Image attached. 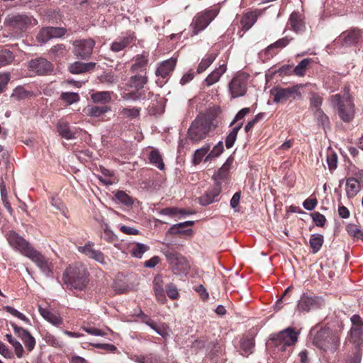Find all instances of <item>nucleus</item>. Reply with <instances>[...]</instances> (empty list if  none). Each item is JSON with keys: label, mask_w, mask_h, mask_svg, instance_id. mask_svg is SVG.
I'll use <instances>...</instances> for the list:
<instances>
[{"label": "nucleus", "mask_w": 363, "mask_h": 363, "mask_svg": "<svg viewBox=\"0 0 363 363\" xmlns=\"http://www.w3.org/2000/svg\"><path fill=\"white\" fill-rule=\"evenodd\" d=\"M96 62H82L79 61L74 62L69 65L68 70L74 74H83L95 69Z\"/></svg>", "instance_id": "nucleus-20"}, {"label": "nucleus", "mask_w": 363, "mask_h": 363, "mask_svg": "<svg viewBox=\"0 0 363 363\" xmlns=\"http://www.w3.org/2000/svg\"><path fill=\"white\" fill-rule=\"evenodd\" d=\"M313 331L311 333L313 335V344L319 349L333 353L339 347L340 337L338 335L334 333L328 328H321L313 334Z\"/></svg>", "instance_id": "nucleus-3"}, {"label": "nucleus", "mask_w": 363, "mask_h": 363, "mask_svg": "<svg viewBox=\"0 0 363 363\" xmlns=\"http://www.w3.org/2000/svg\"><path fill=\"white\" fill-rule=\"evenodd\" d=\"M14 60V55L7 49L0 50V67L11 64Z\"/></svg>", "instance_id": "nucleus-39"}, {"label": "nucleus", "mask_w": 363, "mask_h": 363, "mask_svg": "<svg viewBox=\"0 0 363 363\" xmlns=\"http://www.w3.org/2000/svg\"><path fill=\"white\" fill-rule=\"evenodd\" d=\"M216 57V55L211 53L203 58L197 67V72H203L213 62Z\"/></svg>", "instance_id": "nucleus-41"}, {"label": "nucleus", "mask_w": 363, "mask_h": 363, "mask_svg": "<svg viewBox=\"0 0 363 363\" xmlns=\"http://www.w3.org/2000/svg\"><path fill=\"white\" fill-rule=\"evenodd\" d=\"M66 33L67 29L62 27H45L39 31L36 38L39 43H45L52 38L62 37Z\"/></svg>", "instance_id": "nucleus-13"}, {"label": "nucleus", "mask_w": 363, "mask_h": 363, "mask_svg": "<svg viewBox=\"0 0 363 363\" xmlns=\"http://www.w3.org/2000/svg\"><path fill=\"white\" fill-rule=\"evenodd\" d=\"M89 274L82 263L68 267L63 273L62 280L67 287L82 290L89 282Z\"/></svg>", "instance_id": "nucleus-1"}, {"label": "nucleus", "mask_w": 363, "mask_h": 363, "mask_svg": "<svg viewBox=\"0 0 363 363\" xmlns=\"http://www.w3.org/2000/svg\"><path fill=\"white\" fill-rule=\"evenodd\" d=\"M327 163L330 172H333L337 168V156L335 153H330L327 156Z\"/></svg>", "instance_id": "nucleus-62"}, {"label": "nucleus", "mask_w": 363, "mask_h": 363, "mask_svg": "<svg viewBox=\"0 0 363 363\" xmlns=\"http://www.w3.org/2000/svg\"><path fill=\"white\" fill-rule=\"evenodd\" d=\"M248 77L240 73L235 75L228 84V90L231 99H236L245 96L247 91Z\"/></svg>", "instance_id": "nucleus-8"}, {"label": "nucleus", "mask_w": 363, "mask_h": 363, "mask_svg": "<svg viewBox=\"0 0 363 363\" xmlns=\"http://www.w3.org/2000/svg\"><path fill=\"white\" fill-rule=\"evenodd\" d=\"M220 192L221 183L215 182V186L211 189L208 190L204 195L199 197V203L203 206L211 204L216 201V199Z\"/></svg>", "instance_id": "nucleus-17"}, {"label": "nucleus", "mask_w": 363, "mask_h": 363, "mask_svg": "<svg viewBox=\"0 0 363 363\" xmlns=\"http://www.w3.org/2000/svg\"><path fill=\"white\" fill-rule=\"evenodd\" d=\"M299 86H292L286 88L275 86L270 90V94L274 96V103H283L292 98H301V93L298 91Z\"/></svg>", "instance_id": "nucleus-10"}, {"label": "nucleus", "mask_w": 363, "mask_h": 363, "mask_svg": "<svg viewBox=\"0 0 363 363\" xmlns=\"http://www.w3.org/2000/svg\"><path fill=\"white\" fill-rule=\"evenodd\" d=\"M363 328L359 326H352L350 329L351 341L359 346L362 342Z\"/></svg>", "instance_id": "nucleus-35"}, {"label": "nucleus", "mask_w": 363, "mask_h": 363, "mask_svg": "<svg viewBox=\"0 0 363 363\" xmlns=\"http://www.w3.org/2000/svg\"><path fill=\"white\" fill-rule=\"evenodd\" d=\"M65 52L66 47L64 44H57L52 47L50 50V52L55 57L63 56Z\"/></svg>", "instance_id": "nucleus-58"}, {"label": "nucleus", "mask_w": 363, "mask_h": 363, "mask_svg": "<svg viewBox=\"0 0 363 363\" xmlns=\"http://www.w3.org/2000/svg\"><path fill=\"white\" fill-rule=\"evenodd\" d=\"M150 250V247L140 242L135 243V246L131 249L130 253L132 256L136 258H141L145 252Z\"/></svg>", "instance_id": "nucleus-44"}, {"label": "nucleus", "mask_w": 363, "mask_h": 363, "mask_svg": "<svg viewBox=\"0 0 363 363\" xmlns=\"http://www.w3.org/2000/svg\"><path fill=\"white\" fill-rule=\"evenodd\" d=\"M219 11L216 9H207L203 12L198 13L194 18L191 24L194 35H197L204 30L210 23L216 17Z\"/></svg>", "instance_id": "nucleus-7"}, {"label": "nucleus", "mask_w": 363, "mask_h": 363, "mask_svg": "<svg viewBox=\"0 0 363 363\" xmlns=\"http://www.w3.org/2000/svg\"><path fill=\"white\" fill-rule=\"evenodd\" d=\"M331 104L337 108L340 118L346 123L350 122L354 114V104L348 89L331 96Z\"/></svg>", "instance_id": "nucleus-2"}, {"label": "nucleus", "mask_w": 363, "mask_h": 363, "mask_svg": "<svg viewBox=\"0 0 363 363\" xmlns=\"http://www.w3.org/2000/svg\"><path fill=\"white\" fill-rule=\"evenodd\" d=\"M347 194L348 197H354L360 191V183L357 178L350 177L346 182Z\"/></svg>", "instance_id": "nucleus-26"}, {"label": "nucleus", "mask_w": 363, "mask_h": 363, "mask_svg": "<svg viewBox=\"0 0 363 363\" xmlns=\"http://www.w3.org/2000/svg\"><path fill=\"white\" fill-rule=\"evenodd\" d=\"M231 164L232 160L228 158L218 171L213 174V179L215 182H220L218 180H223L227 177Z\"/></svg>", "instance_id": "nucleus-30"}, {"label": "nucleus", "mask_w": 363, "mask_h": 363, "mask_svg": "<svg viewBox=\"0 0 363 363\" xmlns=\"http://www.w3.org/2000/svg\"><path fill=\"white\" fill-rule=\"evenodd\" d=\"M72 45L74 55L79 59L86 60L91 56L95 41L91 38L76 40L73 41Z\"/></svg>", "instance_id": "nucleus-9"}, {"label": "nucleus", "mask_w": 363, "mask_h": 363, "mask_svg": "<svg viewBox=\"0 0 363 363\" xmlns=\"http://www.w3.org/2000/svg\"><path fill=\"white\" fill-rule=\"evenodd\" d=\"M209 149H210L209 145H206V146H204L200 149H198L194 153L193 162L195 164H198L199 163H200V162L201 161L203 156L208 152Z\"/></svg>", "instance_id": "nucleus-52"}, {"label": "nucleus", "mask_w": 363, "mask_h": 363, "mask_svg": "<svg viewBox=\"0 0 363 363\" xmlns=\"http://www.w3.org/2000/svg\"><path fill=\"white\" fill-rule=\"evenodd\" d=\"M39 312L40 315L48 322L54 325L58 326L62 323V318L56 313H52L48 308L39 306Z\"/></svg>", "instance_id": "nucleus-22"}, {"label": "nucleus", "mask_w": 363, "mask_h": 363, "mask_svg": "<svg viewBox=\"0 0 363 363\" xmlns=\"http://www.w3.org/2000/svg\"><path fill=\"white\" fill-rule=\"evenodd\" d=\"M57 129L61 137L67 140L75 138L74 133L70 130L69 125L67 123L59 122L57 125Z\"/></svg>", "instance_id": "nucleus-29"}, {"label": "nucleus", "mask_w": 363, "mask_h": 363, "mask_svg": "<svg viewBox=\"0 0 363 363\" xmlns=\"http://www.w3.org/2000/svg\"><path fill=\"white\" fill-rule=\"evenodd\" d=\"M223 142L220 141L207 155L206 160H211L219 156L223 152Z\"/></svg>", "instance_id": "nucleus-57"}, {"label": "nucleus", "mask_w": 363, "mask_h": 363, "mask_svg": "<svg viewBox=\"0 0 363 363\" xmlns=\"http://www.w3.org/2000/svg\"><path fill=\"white\" fill-rule=\"evenodd\" d=\"M147 83V77L146 76L135 74L130 78L127 86L136 91H139L142 89Z\"/></svg>", "instance_id": "nucleus-24"}, {"label": "nucleus", "mask_w": 363, "mask_h": 363, "mask_svg": "<svg viewBox=\"0 0 363 363\" xmlns=\"http://www.w3.org/2000/svg\"><path fill=\"white\" fill-rule=\"evenodd\" d=\"M133 41V37L130 35L123 37L119 40L114 41L111 46V50L113 52H119L125 49Z\"/></svg>", "instance_id": "nucleus-33"}, {"label": "nucleus", "mask_w": 363, "mask_h": 363, "mask_svg": "<svg viewBox=\"0 0 363 363\" xmlns=\"http://www.w3.org/2000/svg\"><path fill=\"white\" fill-rule=\"evenodd\" d=\"M32 23L31 18L25 14L8 16L4 24L9 27L15 35H19L26 31Z\"/></svg>", "instance_id": "nucleus-6"}, {"label": "nucleus", "mask_w": 363, "mask_h": 363, "mask_svg": "<svg viewBox=\"0 0 363 363\" xmlns=\"http://www.w3.org/2000/svg\"><path fill=\"white\" fill-rule=\"evenodd\" d=\"M322 302L321 298L304 293L298 300L297 310L302 312H308L311 310L320 308Z\"/></svg>", "instance_id": "nucleus-11"}, {"label": "nucleus", "mask_w": 363, "mask_h": 363, "mask_svg": "<svg viewBox=\"0 0 363 363\" xmlns=\"http://www.w3.org/2000/svg\"><path fill=\"white\" fill-rule=\"evenodd\" d=\"M28 95L29 92L27 91L23 87L18 86L13 91L11 97L16 100H22L28 97Z\"/></svg>", "instance_id": "nucleus-51"}, {"label": "nucleus", "mask_w": 363, "mask_h": 363, "mask_svg": "<svg viewBox=\"0 0 363 363\" xmlns=\"http://www.w3.org/2000/svg\"><path fill=\"white\" fill-rule=\"evenodd\" d=\"M115 197L121 203L130 206L133 203V199L123 191H117Z\"/></svg>", "instance_id": "nucleus-48"}, {"label": "nucleus", "mask_w": 363, "mask_h": 363, "mask_svg": "<svg viewBox=\"0 0 363 363\" xmlns=\"http://www.w3.org/2000/svg\"><path fill=\"white\" fill-rule=\"evenodd\" d=\"M213 118L196 119L188 130V135L192 142H199L204 139L208 133L217 125L213 124Z\"/></svg>", "instance_id": "nucleus-4"}, {"label": "nucleus", "mask_w": 363, "mask_h": 363, "mask_svg": "<svg viewBox=\"0 0 363 363\" xmlns=\"http://www.w3.org/2000/svg\"><path fill=\"white\" fill-rule=\"evenodd\" d=\"M167 294L171 299H177L179 296L177 287L172 284H168L167 286Z\"/></svg>", "instance_id": "nucleus-63"}, {"label": "nucleus", "mask_w": 363, "mask_h": 363, "mask_svg": "<svg viewBox=\"0 0 363 363\" xmlns=\"http://www.w3.org/2000/svg\"><path fill=\"white\" fill-rule=\"evenodd\" d=\"M110 111L111 107L108 106H92L88 108V115L91 117H99Z\"/></svg>", "instance_id": "nucleus-38"}, {"label": "nucleus", "mask_w": 363, "mask_h": 363, "mask_svg": "<svg viewBox=\"0 0 363 363\" xmlns=\"http://www.w3.org/2000/svg\"><path fill=\"white\" fill-rule=\"evenodd\" d=\"M104 231L101 235V238L106 240L108 242H113L117 241V236L113 233V232L109 228L107 224H104Z\"/></svg>", "instance_id": "nucleus-50"}, {"label": "nucleus", "mask_w": 363, "mask_h": 363, "mask_svg": "<svg viewBox=\"0 0 363 363\" xmlns=\"http://www.w3.org/2000/svg\"><path fill=\"white\" fill-rule=\"evenodd\" d=\"M346 230L349 235L363 240V232L354 224H349Z\"/></svg>", "instance_id": "nucleus-53"}, {"label": "nucleus", "mask_w": 363, "mask_h": 363, "mask_svg": "<svg viewBox=\"0 0 363 363\" xmlns=\"http://www.w3.org/2000/svg\"><path fill=\"white\" fill-rule=\"evenodd\" d=\"M30 69L39 75H46L52 72V63L44 57H37L28 62Z\"/></svg>", "instance_id": "nucleus-15"}, {"label": "nucleus", "mask_w": 363, "mask_h": 363, "mask_svg": "<svg viewBox=\"0 0 363 363\" xmlns=\"http://www.w3.org/2000/svg\"><path fill=\"white\" fill-rule=\"evenodd\" d=\"M7 240L11 246L26 256L30 252L32 247L29 243L15 231H10L7 235Z\"/></svg>", "instance_id": "nucleus-14"}, {"label": "nucleus", "mask_w": 363, "mask_h": 363, "mask_svg": "<svg viewBox=\"0 0 363 363\" xmlns=\"http://www.w3.org/2000/svg\"><path fill=\"white\" fill-rule=\"evenodd\" d=\"M99 80L101 83L106 84L108 85L115 84L118 82V77L111 72H104L100 77Z\"/></svg>", "instance_id": "nucleus-46"}, {"label": "nucleus", "mask_w": 363, "mask_h": 363, "mask_svg": "<svg viewBox=\"0 0 363 363\" xmlns=\"http://www.w3.org/2000/svg\"><path fill=\"white\" fill-rule=\"evenodd\" d=\"M93 243L88 242L85 245L78 247V251L90 258L95 250L93 248Z\"/></svg>", "instance_id": "nucleus-61"}, {"label": "nucleus", "mask_w": 363, "mask_h": 363, "mask_svg": "<svg viewBox=\"0 0 363 363\" xmlns=\"http://www.w3.org/2000/svg\"><path fill=\"white\" fill-rule=\"evenodd\" d=\"M60 98L68 105L76 103L79 100V94L75 92H62L61 94Z\"/></svg>", "instance_id": "nucleus-49"}, {"label": "nucleus", "mask_w": 363, "mask_h": 363, "mask_svg": "<svg viewBox=\"0 0 363 363\" xmlns=\"http://www.w3.org/2000/svg\"><path fill=\"white\" fill-rule=\"evenodd\" d=\"M167 260L170 264L181 266L184 269L187 264L185 258L174 250H169L164 252Z\"/></svg>", "instance_id": "nucleus-21"}, {"label": "nucleus", "mask_w": 363, "mask_h": 363, "mask_svg": "<svg viewBox=\"0 0 363 363\" xmlns=\"http://www.w3.org/2000/svg\"><path fill=\"white\" fill-rule=\"evenodd\" d=\"M255 346L253 338L245 337L240 340V348L242 351V355H249L252 352V349Z\"/></svg>", "instance_id": "nucleus-37"}, {"label": "nucleus", "mask_w": 363, "mask_h": 363, "mask_svg": "<svg viewBox=\"0 0 363 363\" xmlns=\"http://www.w3.org/2000/svg\"><path fill=\"white\" fill-rule=\"evenodd\" d=\"M226 67L223 65H220L218 68L216 69L213 71L210 74L208 75L205 82L208 86H211L213 84L218 82L220 77L225 72Z\"/></svg>", "instance_id": "nucleus-27"}, {"label": "nucleus", "mask_w": 363, "mask_h": 363, "mask_svg": "<svg viewBox=\"0 0 363 363\" xmlns=\"http://www.w3.org/2000/svg\"><path fill=\"white\" fill-rule=\"evenodd\" d=\"M148 60L147 57L143 55H138L135 57V62L133 64L130 71L133 73L143 72L146 69Z\"/></svg>", "instance_id": "nucleus-28"}, {"label": "nucleus", "mask_w": 363, "mask_h": 363, "mask_svg": "<svg viewBox=\"0 0 363 363\" xmlns=\"http://www.w3.org/2000/svg\"><path fill=\"white\" fill-rule=\"evenodd\" d=\"M30 259H31L40 271L45 274L47 277H50L52 274V265L49 260L45 258L40 252L33 248L30 252L26 255Z\"/></svg>", "instance_id": "nucleus-12"}, {"label": "nucleus", "mask_w": 363, "mask_h": 363, "mask_svg": "<svg viewBox=\"0 0 363 363\" xmlns=\"http://www.w3.org/2000/svg\"><path fill=\"white\" fill-rule=\"evenodd\" d=\"M153 288L157 300L164 303L166 301L164 290L163 288V280L160 277H156L153 281Z\"/></svg>", "instance_id": "nucleus-25"}, {"label": "nucleus", "mask_w": 363, "mask_h": 363, "mask_svg": "<svg viewBox=\"0 0 363 363\" xmlns=\"http://www.w3.org/2000/svg\"><path fill=\"white\" fill-rule=\"evenodd\" d=\"M313 113L315 119L317 120L318 125H321L324 129L327 128L330 124L329 118L323 112L322 109L313 111Z\"/></svg>", "instance_id": "nucleus-43"}, {"label": "nucleus", "mask_w": 363, "mask_h": 363, "mask_svg": "<svg viewBox=\"0 0 363 363\" xmlns=\"http://www.w3.org/2000/svg\"><path fill=\"white\" fill-rule=\"evenodd\" d=\"M313 221L318 227H323L326 222V218L324 215L319 212H313L311 213Z\"/></svg>", "instance_id": "nucleus-59"}, {"label": "nucleus", "mask_w": 363, "mask_h": 363, "mask_svg": "<svg viewBox=\"0 0 363 363\" xmlns=\"http://www.w3.org/2000/svg\"><path fill=\"white\" fill-rule=\"evenodd\" d=\"M289 23L291 26V28L297 33L304 30V22L303 21L301 15L298 12L294 11L291 14Z\"/></svg>", "instance_id": "nucleus-23"}, {"label": "nucleus", "mask_w": 363, "mask_h": 363, "mask_svg": "<svg viewBox=\"0 0 363 363\" xmlns=\"http://www.w3.org/2000/svg\"><path fill=\"white\" fill-rule=\"evenodd\" d=\"M292 40V38H288L287 37L281 38L274 43L273 44L269 45L267 48V50H271L272 48H282L286 47L289 42Z\"/></svg>", "instance_id": "nucleus-60"}, {"label": "nucleus", "mask_w": 363, "mask_h": 363, "mask_svg": "<svg viewBox=\"0 0 363 363\" xmlns=\"http://www.w3.org/2000/svg\"><path fill=\"white\" fill-rule=\"evenodd\" d=\"M11 325L15 334L19 338H21L24 343L26 350L28 352L32 351L36 344L34 337L29 333L28 330L24 329L23 328L19 327L15 323H11Z\"/></svg>", "instance_id": "nucleus-16"}, {"label": "nucleus", "mask_w": 363, "mask_h": 363, "mask_svg": "<svg viewBox=\"0 0 363 363\" xmlns=\"http://www.w3.org/2000/svg\"><path fill=\"white\" fill-rule=\"evenodd\" d=\"M256 17L252 13H246L244 15L240 21L242 29L249 30L255 23Z\"/></svg>", "instance_id": "nucleus-45"}, {"label": "nucleus", "mask_w": 363, "mask_h": 363, "mask_svg": "<svg viewBox=\"0 0 363 363\" xmlns=\"http://www.w3.org/2000/svg\"><path fill=\"white\" fill-rule=\"evenodd\" d=\"M311 59L306 58L302 60L293 69L295 75L302 77L305 74L306 70L310 63L312 62Z\"/></svg>", "instance_id": "nucleus-40"}, {"label": "nucleus", "mask_w": 363, "mask_h": 363, "mask_svg": "<svg viewBox=\"0 0 363 363\" xmlns=\"http://www.w3.org/2000/svg\"><path fill=\"white\" fill-rule=\"evenodd\" d=\"M194 224V222L192 220L182 222L177 224L173 225L167 231V235H175V234H182L191 233L192 230L191 229L185 230L184 231H177V229L184 228L188 226H192Z\"/></svg>", "instance_id": "nucleus-32"}, {"label": "nucleus", "mask_w": 363, "mask_h": 363, "mask_svg": "<svg viewBox=\"0 0 363 363\" xmlns=\"http://www.w3.org/2000/svg\"><path fill=\"white\" fill-rule=\"evenodd\" d=\"M324 242L323 235L321 234H313L309 240L310 247L313 253H317L321 248Z\"/></svg>", "instance_id": "nucleus-34"}, {"label": "nucleus", "mask_w": 363, "mask_h": 363, "mask_svg": "<svg viewBox=\"0 0 363 363\" xmlns=\"http://www.w3.org/2000/svg\"><path fill=\"white\" fill-rule=\"evenodd\" d=\"M177 59L171 57L169 60L163 61L155 71L157 77L164 79L169 76L176 67Z\"/></svg>", "instance_id": "nucleus-19"}, {"label": "nucleus", "mask_w": 363, "mask_h": 363, "mask_svg": "<svg viewBox=\"0 0 363 363\" xmlns=\"http://www.w3.org/2000/svg\"><path fill=\"white\" fill-rule=\"evenodd\" d=\"M238 128H233L226 137L225 146L228 149L232 147L236 140L237 135L238 133Z\"/></svg>", "instance_id": "nucleus-56"}, {"label": "nucleus", "mask_w": 363, "mask_h": 363, "mask_svg": "<svg viewBox=\"0 0 363 363\" xmlns=\"http://www.w3.org/2000/svg\"><path fill=\"white\" fill-rule=\"evenodd\" d=\"M140 112V108H124L121 110V114L123 116L130 118H135L139 116Z\"/></svg>", "instance_id": "nucleus-55"}, {"label": "nucleus", "mask_w": 363, "mask_h": 363, "mask_svg": "<svg viewBox=\"0 0 363 363\" xmlns=\"http://www.w3.org/2000/svg\"><path fill=\"white\" fill-rule=\"evenodd\" d=\"M135 361L138 363H161L159 358L153 354L135 356Z\"/></svg>", "instance_id": "nucleus-47"}, {"label": "nucleus", "mask_w": 363, "mask_h": 363, "mask_svg": "<svg viewBox=\"0 0 363 363\" xmlns=\"http://www.w3.org/2000/svg\"><path fill=\"white\" fill-rule=\"evenodd\" d=\"M298 333L291 327H289L278 333H274L270 335V340L275 346H280V350L284 351L288 346H291L298 340Z\"/></svg>", "instance_id": "nucleus-5"}, {"label": "nucleus", "mask_w": 363, "mask_h": 363, "mask_svg": "<svg viewBox=\"0 0 363 363\" xmlns=\"http://www.w3.org/2000/svg\"><path fill=\"white\" fill-rule=\"evenodd\" d=\"M318 204V201L315 198L307 199L303 203V208L307 211L313 210Z\"/></svg>", "instance_id": "nucleus-64"}, {"label": "nucleus", "mask_w": 363, "mask_h": 363, "mask_svg": "<svg viewBox=\"0 0 363 363\" xmlns=\"http://www.w3.org/2000/svg\"><path fill=\"white\" fill-rule=\"evenodd\" d=\"M149 159L152 164L155 165L158 169L162 170L164 167L162 156L159 151L152 150L149 155Z\"/></svg>", "instance_id": "nucleus-42"}, {"label": "nucleus", "mask_w": 363, "mask_h": 363, "mask_svg": "<svg viewBox=\"0 0 363 363\" xmlns=\"http://www.w3.org/2000/svg\"><path fill=\"white\" fill-rule=\"evenodd\" d=\"M323 104V98L319 96L316 93H313L310 99V105L311 107L313 108L314 111H317L318 109H321L320 106Z\"/></svg>", "instance_id": "nucleus-54"}, {"label": "nucleus", "mask_w": 363, "mask_h": 363, "mask_svg": "<svg viewBox=\"0 0 363 363\" xmlns=\"http://www.w3.org/2000/svg\"><path fill=\"white\" fill-rule=\"evenodd\" d=\"M92 101L96 104H107L111 101V92L97 91L91 95Z\"/></svg>", "instance_id": "nucleus-31"}, {"label": "nucleus", "mask_w": 363, "mask_h": 363, "mask_svg": "<svg viewBox=\"0 0 363 363\" xmlns=\"http://www.w3.org/2000/svg\"><path fill=\"white\" fill-rule=\"evenodd\" d=\"M362 38V31L359 28H353L343 32L340 40H342L343 45L350 46L357 44Z\"/></svg>", "instance_id": "nucleus-18"}, {"label": "nucleus", "mask_w": 363, "mask_h": 363, "mask_svg": "<svg viewBox=\"0 0 363 363\" xmlns=\"http://www.w3.org/2000/svg\"><path fill=\"white\" fill-rule=\"evenodd\" d=\"M6 337L8 342L14 348L15 354L17 356V357L21 358L23 355L24 349L22 345L20 343V342H18L17 340L13 337L11 334H6Z\"/></svg>", "instance_id": "nucleus-36"}]
</instances>
